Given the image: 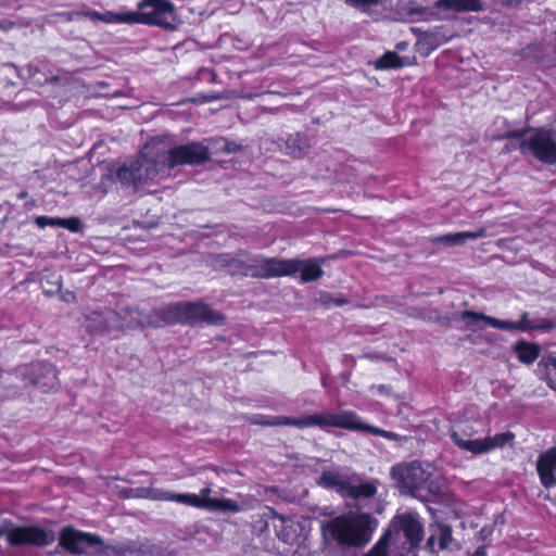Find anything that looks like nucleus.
<instances>
[{
	"label": "nucleus",
	"mask_w": 556,
	"mask_h": 556,
	"mask_svg": "<svg viewBox=\"0 0 556 556\" xmlns=\"http://www.w3.org/2000/svg\"><path fill=\"white\" fill-rule=\"evenodd\" d=\"M377 527V520L369 514L349 510L324 523L323 533L339 545L357 548L371 540Z\"/></svg>",
	"instance_id": "obj_1"
},
{
	"label": "nucleus",
	"mask_w": 556,
	"mask_h": 556,
	"mask_svg": "<svg viewBox=\"0 0 556 556\" xmlns=\"http://www.w3.org/2000/svg\"><path fill=\"white\" fill-rule=\"evenodd\" d=\"M421 534L422 526L417 514L399 515L392 520L389 531L366 556H388V548L394 556H414Z\"/></svg>",
	"instance_id": "obj_2"
},
{
	"label": "nucleus",
	"mask_w": 556,
	"mask_h": 556,
	"mask_svg": "<svg viewBox=\"0 0 556 556\" xmlns=\"http://www.w3.org/2000/svg\"><path fill=\"white\" fill-rule=\"evenodd\" d=\"M162 143V140H152L136 160L118 169L117 178L122 185L138 189L149 182L168 177V166L162 164L160 157Z\"/></svg>",
	"instance_id": "obj_3"
},
{
	"label": "nucleus",
	"mask_w": 556,
	"mask_h": 556,
	"mask_svg": "<svg viewBox=\"0 0 556 556\" xmlns=\"http://www.w3.org/2000/svg\"><path fill=\"white\" fill-rule=\"evenodd\" d=\"M215 266L226 267L232 275L252 276L258 278H275L290 276L291 260L255 256L249 260L222 254L216 257Z\"/></svg>",
	"instance_id": "obj_4"
},
{
	"label": "nucleus",
	"mask_w": 556,
	"mask_h": 556,
	"mask_svg": "<svg viewBox=\"0 0 556 556\" xmlns=\"http://www.w3.org/2000/svg\"><path fill=\"white\" fill-rule=\"evenodd\" d=\"M433 471L434 468L429 463L412 462L393 466L391 476L403 493L414 495L420 490L438 493L440 484L437 480L432 479Z\"/></svg>",
	"instance_id": "obj_5"
},
{
	"label": "nucleus",
	"mask_w": 556,
	"mask_h": 556,
	"mask_svg": "<svg viewBox=\"0 0 556 556\" xmlns=\"http://www.w3.org/2000/svg\"><path fill=\"white\" fill-rule=\"evenodd\" d=\"M520 131L507 132L497 137L511 138L514 141L507 146V150L519 149L522 154H531L546 164L556 163V131L538 129L527 138H521Z\"/></svg>",
	"instance_id": "obj_6"
},
{
	"label": "nucleus",
	"mask_w": 556,
	"mask_h": 556,
	"mask_svg": "<svg viewBox=\"0 0 556 556\" xmlns=\"http://www.w3.org/2000/svg\"><path fill=\"white\" fill-rule=\"evenodd\" d=\"M160 320L165 324H198L206 323L218 325L223 321V316L213 311L207 305L197 302H179L162 306L157 311Z\"/></svg>",
	"instance_id": "obj_7"
},
{
	"label": "nucleus",
	"mask_w": 556,
	"mask_h": 556,
	"mask_svg": "<svg viewBox=\"0 0 556 556\" xmlns=\"http://www.w3.org/2000/svg\"><path fill=\"white\" fill-rule=\"evenodd\" d=\"M154 140H162L160 146V157L162 164L170 170L178 165H200L210 159L208 148L200 142H190L182 146H172L173 140L168 136L159 137Z\"/></svg>",
	"instance_id": "obj_8"
},
{
	"label": "nucleus",
	"mask_w": 556,
	"mask_h": 556,
	"mask_svg": "<svg viewBox=\"0 0 556 556\" xmlns=\"http://www.w3.org/2000/svg\"><path fill=\"white\" fill-rule=\"evenodd\" d=\"M127 24H146L173 29L176 22L175 4L169 0H140L137 11H126Z\"/></svg>",
	"instance_id": "obj_9"
},
{
	"label": "nucleus",
	"mask_w": 556,
	"mask_h": 556,
	"mask_svg": "<svg viewBox=\"0 0 556 556\" xmlns=\"http://www.w3.org/2000/svg\"><path fill=\"white\" fill-rule=\"evenodd\" d=\"M477 433L478 432L471 426L465 425L458 429H453L450 437L459 450L472 455H480L492 452L495 448L504 447L514 439L511 432L497 433L493 437L475 438Z\"/></svg>",
	"instance_id": "obj_10"
},
{
	"label": "nucleus",
	"mask_w": 556,
	"mask_h": 556,
	"mask_svg": "<svg viewBox=\"0 0 556 556\" xmlns=\"http://www.w3.org/2000/svg\"><path fill=\"white\" fill-rule=\"evenodd\" d=\"M283 422H288L290 426L300 429L318 427L321 429L339 428L355 431L361 426V417L352 410H326L307 415L302 418L291 417V420H285Z\"/></svg>",
	"instance_id": "obj_11"
},
{
	"label": "nucleus",
	"mask_w": 556,
	"mask_h": 556,
	"mask_svg": "<svg viewBox=\"0 0 556 556\" xmlns=\"http://www.w3.org/2000/svg\"><path fill=\"white\" fill-rule=\"evenodd\" d=\"M318 484L326 489L336 490L343 497H350L357 502L370 498L377 493L376 482L352 484L346 482L337 470H325L318 479Z\"/></svg>",
	"instance_id": "obj_12"
},
{
	"label": "nucleus",
	"mask_w": 556,
	"mask_h": 556,
	"mask_svg": "<svg viewBox=\"0 0 556 556\" xmlns=\"http://www.w3.org/2000/svg\"><path fill=\"white\" fill-rule=\"evenodd\" d=\"M172 502L208 511L237 513L240 510V505L233 500H205L194 493H173Z\"/></svg>",
	"instance_id": "obj_13"
},
{
	"label": "nucleus",
	"mask_w": 556,
	"mask_h": 556,
	"mask_svg": "<svg viewBox=\"0 0 556 556\" xmlns=\"http://www.w3.org/2000/svg\"><path fill=\"white\" fill-rule=\"evenodd\" d=\"M0 535H4L12 545L33 544L46 546L53 541V536L37 527H17L8 530H0Z\"/></svg>",
	"instance_id": "obj_14"
},
{
	"label": "nucleus",
	"mask_w": 556,
	"mask_h": 556,
	"mask_svg": "<svg viewBox=\"0 0 556 556\" xmlns=\"http://www.w3.org/2000/svg\"><path fill=\"white\" fill-rule=\"evenodd\" d=\"M100 543V540L91 534L76 531L72 528L64 529L60 536V544L75 554H84L89 547Z\"/></svg>",
	"instance_id": "obj_15"
},
{
	"label": "nucleus",
	"mask_w": 556,
	"mask_h": 556,
	"mask_svg": "<svg viewBox=\"0 0 556 556\" xmlns=\"http://www.w3.org/2000/svg\"><path fill=\"white\" fill-rule=\"evenodd\" d=\"M86 329L91 333L111 332L118 330L122 324L118 323V314L112 309L104 312H91L86 315Z\"/></svg>",
	"instance_id": "obj_16"
},
{
	"label": "nucleus",
	"mask_w": 556,
	"mask_h": 556,
	"mask_svg": "<svg viewBox=\"0 0 556 556\" xmlns=\"http://www.w3.org/2000/svg\"><path fill=\"white\" fill-rule=\"evenodd\" d=\"M273 526L278 538L289 545L300 542L303 536L304 527L294 518L283 516L274 517Z\"/></svg>",
	"instance_id": "obj_17"
},
{
	"label": "nucleus",
	"mask_w": 556,
	"mask_h": 556,
	"mask_svg": "<svg viewBox=\"0 0 556 556\" xmlns=\"http://www.w3.org/2000/svg\"><path fill=\"white\" fill-rule=\"evenodd\" d=\"M460 318L465 326L471 331L483 330L488 326L506 331H510L511 328L509 320L497 319L472 311L463 312Z\"/></svg>",
	"instance_id": "obj_18"
},
{
	"label": "nucleus",
	"mask_w": 556,
	"mask_h": 556,
	"mask_svg": "<svg viewBox=\"0 0 556 556\" xmlns=\"http://www.w3.org/2000/svg\"><path fill=\"white\" fill-rule=\"evenodd\" d=\"M292 268L290 276L300 274L302 282H309L319 279L324 275L321 263L317 258L299 260L291 258Z\"/></svg>",
	"instance_id": "obj_19"
},
{
	"label": "nucleus",
	"mask_w": 556,
	"mask_h": 556,
	"mask_svg": "<svg viewBox=\"0 0 556 556\" xmlns=\"http://www.w3.org/2000/svg\"><path fill=\"white\" fill-rule=\"evenodd\" d=\"M538 471L545 486L549 488L556 484V448H552L540 456Z\"/></svg>",
	"instance_id": "obj_20"
},
{
	"label": "nucleus",
	"mask_w": 556,
	"mask_h": 556,
	"mask_svg": "<svg viewBox=\"0 0 556 556\" xmlns=\"http://www.w3.org/2000/svg\"><path fill=\"white\" fill-rule=\"evenodd\" d=\"M118 323L122 324L118 329L159 326V321L135 308L128 309L123 317L118 315Z\"/></svg>",
	"instance_id": "obj_21"
},
{
	"label": "nucleus",
	"mask_w": 556,
	"mask_h": 556,
	"mask_svg": "<svg viewBox=\"0 0 556 556\" xmlns=\"http://www.w3.org/2000/svg\"><path fill=\"white\" fill-rule=\"evenodd\" d=\"M439 11L477 12L481 10V0H437Z\"/></svg>",
	"instance_id": "obj_22"
},
{
	"label": "nucleus",
	"mask_w": 556,
	"mask_h": 556,
	"mask_svg": "<svg viewBox=\"0 0 556 556\" xmlns=\"http://www.w3.org/2000/svg\"><path fill=\"white\" fill-rule=\"evenodd\" d=\"M486 236V231L484 228H481L477 231H462L455 233H448L444 236H440L433 240L435 243H444L447 245H460L466 242V240H475L479 238H483Z\"/></svg>",
	"instance_id": "obj_23"
},
{
	"label": "nucleus",
	"mask_w": 556,
	"mask_h": 556,
	"mask_svg": "<svg viewBox=\"0 0 556 556\" xmlns=\"http://www.w3.org/2000/svg\"><path fill=\"white\" fill-rule=\"evenodd\" d=\"M35 371L43 372L42 378H37L34 383L45 391L53 389L56 386V369L48 363H36L33 365Z\"/></svg>",
	"instance_id": "obj_24"
},
{
	"label": "nucleus",
	"mask_w": 556,
	"mask_h": 556,
	"mask_svg": "<svg viewBox=\"0 0 556 556\" xmlns=\"http://www.w3.org/2000/svg\"><path fill=\"white\" fill-rule=\"evenodd\" d=\"M84 15L92 22H102L105 24H127L126 11H124V12H112V11L98 12L94 10H89V11L84 12Z\"/></svg>",
	"instance_id": "obj_25"
},
{
	"label": "nucleus",
	"mask_w": 556,
	"mask_h": 556,
	"mask_svg": "<svg viewBox=\"0 0 556 556\" xmlns=\"http://www.w3.org/2000/svg\"><path fill=\"white\" fill-rule=\"evenodd\" d=\"M452 530L450 526L439 523L435 527V531L428 539L427 545L434 549L435 543H438L440 549H446L452 542Z\"/></svg>",
	"instance_id": "obj_26"
},
{
	"label": "nucleus",
	"mask_w": 556,
	"mask_h": 556,
	"mask_svg": "<svg viewBox=\"0 0 556 556\" xmlns=\"http://www.w3.org/2000/svg\"><path fill=\"white\" fill-rule=\"evenodd\" d=\"M510 331H528L539 329L542 331H548L553 328V323L546 319L530 320L527 314H523L521 319L517 323L510 321Z\"/></svg>",
	"instance_id": "obj_27"
},
{
	"label": "nucleus",
	"mask_w": 556,
	"mask_h": 556,
	"mask_svg": "<svg viewBox=\"0 0 556 556\" xmlns=\"http://www.w3.org/2000/svg\"><path fill=\"white\" fill-rule=\"evenodd\" d=\"M515 352L517 353L520 362L529 365L539 357L540 348L534 343L521 340L516 343Z\"/></svg>",
	"instance_id": "obj_28"
},
{
	"label": "nucleus",
	"mask_w": 556,
	"mask_h": 556,
	"mask_svg": "<svg viewBox=\"0 0 556 556\" xmlns=\"http://www.w3.org/2000/svg\"><path fill=\"white\" fill-rule=\"evenodd\" d=\"M403 65V60L393 51L386 52L376 61V67L379 70L400 68Z\"/></svg>",
	"instance_id": "obj_29"
},
{
	"label": "nucleus",
	"mask_w": 556,
	"mask_h": 556,
	"mask_svg": "<svg viewBox=\"0 0 556 556\" xmlns=\"http://www.w3.org/2000/svg\"><path fill=\"white\" fill-rule=\"evenodd\" d=\"M285 420H291V417L257 415L251 420V422L263 426H290L288 422H283Z\"/></svg>",
	"instance_id": "obj_30"
},
{
	"label": "nucleus",
	"mask_w": 556,
	"mask_h": 556,
	"mask_svg": "<svg viewBox=\"0 0 556 556\" xmlns=\"http://www.w3.org/2000/svg\"><path fill=\"white\" fill-rule=\"evenodd\" d=\"M355 431L370 432V433H372L375 435H380V437H383V438H386L388 440H399V438H400L399 434H396L394 432L386 431L383 429H380V428L367 425L362 419H361L359 428H357Z\"/></svg>",
	"instance_id": "obj_31"
},
{
	"label": "nucleus",
	"mask_w": 556,
	"mask_h": 556,
	"mask_svg": "<svg viewBox=\"0 0 556 556\" xmlns=\"http://www.w3.org/2000/svg\"><path fill=\"white\" fill-rule=\"evenodd\" d=\"M173 493L157 488H150L146 491V497L153 501H173Z\"/></svg>",
	"instance_id": "obj_32"
},
{
	"label": "nucleus",
	"mask_w": 556,
	"mask_h": 556,
	"mask_svg": "<svg viewBox=\"0 0 556 556\" xmlns=\"http://www.w3.org/2000/svg\"><path fill=\"white\" fill-rule=\"evenodd\" d=\"M547 377L549 387L556 391V352L548 356Z\"/></svg>",
	"instance_id": "obj_33"
},
{
	"label": "nucleus",
	"mask_w": 556,
	"mask_h": 556,
	"mask_svg": "<svg viewBox=\"0 0 556 556\" xmlns=\"http://www.w3.org/2000/svg\"><path fill=\"white\" fill-rule=\"evenodd\" d=\"M60 223H61L60 227L66 228L72 232H78L81 227L80 220L76 217L61 218Z\"/></svg>",
	"instance_id": "obj_34"
},
{
	"label": "nucleus",
	"mask_w": 556,
	"mask_h": 556,
	"mask_svg": "<svg viewBox=\"0 0 556 556\" xmlns=\"http://www.w3.org/2000/svg\"><path fill=\"white\" fill-rule=\"evenodd\" d=\"M60 217L38 216L36 218V224L40 228H45L47 226L60 227Z\"/></svg>",
	"instance_id": "obj_35"
},
{
	"label": "nucleus",
	"mask_w": 556,
	"mask_h": 556,
	"mask_svg": "<svg viewBox=\"0 0 556 556\" xmlns=\"http://www.w3.org/2000/svg\"><path fill=\"white\" fill-rule=\"evenodd\" d=\"M211 492H212L211 488L206 486V488H203L200 491V494H198V495H199V497H202L205 500H215L214 497H210Z\"/></svg>",
	"instance_id": "obj_36"
},
{
	"label": "nucleus",
	"mask_w": 556,
	"mask_h": 556,
	"mask_svg": "<svg viewBox=\"0 0 556 556\" xmlns=\"http://www.w3.org/2000/svg\"><path fill=\"white\" fill-rule=\"evenodd\" d=\"M299 140V136L289 138L287 141L288 148L295 147Z\"/></svg>",
	"instance_id": "obj_37"
},
{
	"label": "nucleus",
	"mask_w": 556,
	"mask_h": 556,
	"mask_svg": "<svg viewBox=\"0 0 556 556\" xmlns=\"http://www.w3.org/2000/svg\"><path fill=\"white\" fill-rule=\"evenodd\" d=\"M75 299V295L72 293V292H66L64 295H63V300L64 301H72Z\"/></svg>",
	"instance_id": "obj_38"
},
{
	"label": "nucleus",
	"mask_w": 556,
	"mask_h": 556,
	"mask_svg": "<svg viewBox=\"0 0 556 556\" xmlns=\"http://www.w3.org/2000/svg\"><path fill=\"white\" fill-rule=\"evenodd\" d=\"M472 556H485L484 548H478Z\"/></svg>",
	"instance_id": "obj_39"
},
{
	"label": "nucleus",
	"mask_w": 556,
	"mask_h": 556,
	"mask_svg": "<svg viewBox=\"0 0 556 556\" xmlns=\"http://www.w3.org/2000/svg\"><path fill=\"white\" fill-rule=\"evenodd\" d=\"M407 47V42L401 41L396 45V49L404 50Z\"/></svg>",
	"instance_id": "obj_40"
},
{
	"label": "nucleus",
	"mask_w": 556,
	"mask_h": 556,
	"mask_svg": "<svg viewBox=\"0 0 556 556\" xmlns=\"http://www.w3.org/2000/svg\"><path fill=\"white\" fill-rule=\"evenodd\" d=\"M291 153H292L294 156H299V155H301V153H302V148L299 146V147H298V151H296L295 149H293V150L291 151Z\"/></svg>",
	"instance_id": "obj_41"
},
{
	"label": "nucleus",
	"mask_w": 556,
	"mask_h": 556,
	"mask_svg": "<svg viewBox=\"0 0 556 556\" xmlns=\"http://www.w3.org/2000/svg\"><path fill=\"white\" fill-rule=\"evenodd\" d=\"M377 390L379 393H383L387 391V388L384 386H379V387H377Z\"/></svg>",
	"instance_id": "obj_42"
}]
</instances>
